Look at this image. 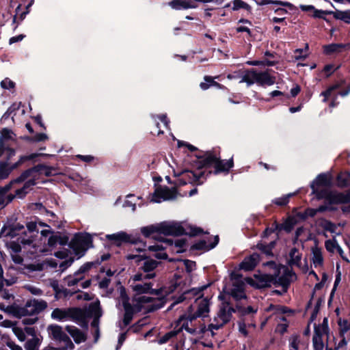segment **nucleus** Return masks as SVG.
Instances as JSON below:
<instances>
[{
    "mask_svg": "<svg viewBox=\"0 0 350 350\" xmlns=\"http://www.w3.org/2000/svg\"><path fill=\"white\" fill-rule=\"evenodd\" d=\"M155 273H136L131 279V288L134 293L133 302L137 303L138 310L152 312L162 308L165 304L164 297L152 298L142 294L158 295L157 291L152 288V283L147 280L154 278Z\"/></svg>",
    "mask_w": 350,
    "mask_h": 350,
    "instance_id": "1",
    "label": "nucleus"
},
{
    "mask_svg": "<svg viewBox=\"0 0 350 350\" xmlns=\"http://www.w3.org/2000/svg\"><path fill=\"white\" fill-rule=\"evenodd\" d=\"M331 185L330 176L328 174H319L311 183L312 193L317 198H326L333 203H347L350 202V190L346 193L329 191L327 189H320L321 187H329Z\"/></svg>",
    "mask_w": 350,
    "mask_h": 350,
    "instance_id": "2",
    "label": "nucleus"
},
{
    "mask_svg": "<svg viewBox=\"0 0 350 350\" xmlns=\"http://www.w3.org/2000/svg\"><path fill=\"white\" fill-rule=\"evenodd\" d=\"M24 229V226L18 224L12 227L5 228L1 230L0 234L4 237H15L19 236L17 240L23 247L31 245L33 247H38L35 237L38 235L39 230L36 222L31 221L27 224V231L20 234V231Z\"/></svg>",
    "mask_w": 350,
    "mask_h": 350,
    "instance_id": "3",
    "label": "nucleus"
},
{
    "mask_svg": "<svg viewBox=\"0 0 350 350\" xmlns=\"http://www.w3.org/2000/svg\"><path fill=\"white\" fill-rule=\"evenodd\" d=\"M205 286H202L199 288H192L191 290L185 291L183 294L179 296L176 301H174L170 306L169 309L172 308L174 305L182 302L183 300L186 299H191V296L194 297L197 296L198 297L196 299V310L193 312V306H191L189 307V311H191V313L189 316V319L191 323L193 321H195L198 317H206L208 313L209 312V301L207 299H200L202 296V291L205 288Z\"/></svg>",
    "mask_w": 350,
    "mask_h": 350,
    "instance_id": "4",
    "label": "nucleus"
},
{
    "mask_svg": "<svg viewBox=\"0 0 350 350\" xmlns=\"http://www.w3.org/2000/svg\"><path fill=\"white\" fill-rule=\"evenodd\" d=\"M47 307V303L44 300L31 299L28 301L25 306H7L0 304V310L13 315L14 317L21 318L26 316H32L38 314Z\"/></svg>",
    "mask_w": 350,
    "mask_h": 350,
    "instance_id": "5",
    "label": "nucleus"
},
{
    "mask_svg": "<svg viewBox=\"0 0 350 350\" xmlns=\"http://www.w3.org/2000/svg\"><path fill=\"white\" fill-rule=\"evenodd\" d=\"M14 135L8 129H3L0 135V178H5L10 171L5 170V161L14 154V150L9 147L8 141L14 140Z\"/></svg>",
    "mask_w": 350,
    "mask_h": 350,
    "instance_id": "6",
    "label": "nucleus"
},
{
    "mask_svg": "<svg viewBox=\"0 0 350 350\" xmlns=\"http://www.w3.org/2000/svg\"><path fill=\"white\" fill-rule=\"evenodd\" d=\"M141 232L146 237L156 238L154 234L159 233L164 235H180L185 233L183 227L177 222H163L157 225H150L141 228Z\"/></svg>",
    "mask_w": 350,
    "mask_h": 350,
    "instance_id": "7",
    "label": "nucleus"
},
{
    "mask_svg": "<svg viewBox=\"0 0 350 350\" xmlns=\"http://www.w3.org/2000/svg\"><path fill=\"white\" fill-rule=\"evenodd\" d=\"M235 312V309L230 306L228 302H223L219 309L216 316L211 320L208 328L204 327L201 329V332L208 331L211 336L215 334V330H218L228 323L232 318V313Z\"/></svg>",
    "mask_w": 350,
    "mask_h": 350,
    "instance_id": "8",
    "label": "nucleus"
},
{
    "mask_svg": "<svg viewBox=\"0 0 350 350\" xmlns=\"http://www.w3.org/2000/svg\"><path fill=\"white\" fill-rule=\"evenodd\" d=\"M202 166L204 167H213L215 169L214 174L225 172L228 173L229 170L233 167L232 159L221 160L216 154L212 152H207L201 160Z\"/></svg>",
    "mask_w": 350,
    "mask_h": 350,
    "instance_id": "9",
    "label": "nucleus"
},
{
    "mask_svg": "<svg viewBox=\"0 0 350 350\" xmlns=\"http://www.w3.org/2000/svg\"><path fill=\"white\" fill-rule=\"evenodd\" d=\"M31 170H35V171L30 174L25 179L26 180L27 178H30L27 180L23 187L21 189H16V196L20 198H23L31 189V187L36 184L35 182V174L38 173L40 174H45L46 176H51L54 174L52 172L53 169L44 165H38Z\"/></svg>",
    "mask_w": 350,
    "mask_h": 350,
    "instance_id": "10",
    "label": "nucleus"
},
{
    "mask_svg": "<svg viewBox=\"0 0 350 350\" xmlns=\"http://www.w3.org/2000/svg\"><path fill=\"white\" fill-rule=\"evenodd\" d=\"M92 239L88 234H76L69 243L70 247L76 255L81 257L84 255L85 251L91 246Z\"/></svg>",
    "mask_w": 350,
    "mask_h": 350,
    "instance_id": "11",
    "label": "nucleus"
},
{
    "mask_svg": "<svg viewBox=\"0 0 350 350\" xmlns=\"http://www.w3.org/2000/svg\"><path fill=\"white\" fill-rule=\"evenodd\" d=\"M107 239L113 241L114 243L119 245L122 242H130L133 244V250L142 252L145 250L146 244L142 241H137L136 239L131 238L130 235L124 232H119L115 234H107Z\"/></svg>",
    "mask_w": 350,
    "mask_h": 350,
    "instance_id": "12",
    "label": "nucleus"
},
{
    "mask_svg": "<svg viewBox=\"0 0 350 350\" xmlns=\"http://www.w3.org/2000/svg\"><path fill=\"white\" fill-rule=\"evenodd\" d=\"M82 317L81 310L75 308H55L51 313V318L59 321L79 319Z\"/></svg>",
    "mask_w": 350,
    "mask_h": 350,
    "instance_id": "13",
    "label": "nucleus"
},
{
    "mask_svg": "<svg viewBox=\"0 0 350 350\" xmlns=\"http://www.w3.org/2000/svg\"><path fill=\"white\" fill-rule=\"evenodd\" d=\"M128 297L126 295L125 291L123 288H120V297L118 301V304L120 305L122 302V306L124 309V315L123 322L124 325H129L132 319L134 312L141 311L142 310H138L137 308V303L134 302V306H131L128 302Z\"/></svg>",
    "mask_w": 350,
    "mask_h": 350,
    "instance_id": "14",
    "label": "nucleus"
},
{
    "mask_svg": "<svg viewBox=\"0 0 350 350\" xmlns=\"http://www.w3.org/2000/svg\"><path fill=\"white\" fill-rule=\"evenodd\" d=\"M35 170H28L25 171L19 178L11 182L9 185H5L4 187L0 189V206H4L14 199V196L8 193L11 188V185L16 183L24 181L25 179L33 172Z\"/></svg>",
    "mask_w": 350,
    "mask_h": 350,
    "instance_id": "15",
    "label": "nucleus"
},
{
    "mask_svg": "<svg viewBox=\"0 0 350 350\" xmlns=\"http://www.w3.org/2000/svg\"><path fill=\"white\" fill-rule=\"evenodd\" d=\"M49 334L53 339L64 343V348L72 349L74 345L69 337L63 332L62 327L57 325H52L48 327Z\"/></svg>",
    "mask_w": 350,
    "mask_h": 350,
    "instance_id": "16",
    "label": "nucleus"
},
{
    "mask_svg": "<svg viewBox=\"0 0 350 350\" xmlns=\"http://www.w3.org/2000/svg\"><path fill=\"white\" fill-rule=\"evenodd\" d=\"M327 319L325 318L321 325L314 327V334L312 338V342L315 350H323L324 344L322 337L327 334Z\"/></svg>",
    "mask_w": 350,
    "mask_h": 350,
    "instance_id": "17",
    "label": "nucleus"
},
{
    "mask_svg": "<svg viewBox=\"0 0 350 350\" xmlns=\"http://www.w3.org/2000/svg\"><path fill=\"white\" fill-rule=\"evenodd\" d=\"M176 198L175 189H170L166 187H158L153 193L150 201L155 203H160L165 200H174Z\"/></svg>",
    "mask_w": 350,
    "mask_h": 350,
    "instance_id": "18",
    "label": "nucleus"
},
{
    "mask_svg": "<svg viewBox=\"0 0 350 350\" xmlns=\"http://www.w3.org/2000/svg\"><path fill=\"white\" fill-rule=\"evenodd\" d=\"M245 283L239 279H235L232 282V286L230 293L236 300H240L246 298L245 293Z\"/></svg>",
    "mask_w": 350,
    "mask_h": 350,
    "instance_id": "19",
    "label": "nucleus"
},
{
    "mask_svg": "<svg viewBox=\"0 0 350 350\" xmlns=\"http://www.w3.org/2000/svg\"><path fill=\"white\" fill-rule=\"evenodd\" d=\"M191 313V311L189 310L187 314L180 317L178 323L180 326V329H185L189 334H195L198 332V328L196 323H193L194 321H193L192 323L190 321L189 316Z\"/></svg>",
    "mask_w": 350,
    "mask_h": 350,
    "instance_id": "20",
    "label": "nucleus"
},
{
    "mask_svg": "<svg viewBox=\"0 0 350 350\" xmlns=\"http://www.w3.org/2000/svg\"><path fill=\"white\" fill-rule=\"evenodd\" d=\"M170 7L175 10L196 8L195 0H172L168 3Z\"/></svg>",
    "mask_w": 350,
    "mask_h": 350,
    "instance_id": "21",
    "label": "nucleus"
},
{
    "mask_svg": "<svg viewBox=\"0 0 350 350\" xmlns=\"http://www.w3.org/2000/svg\"><path fill=\"white\" fill-rule=\"evenodd\" d=\"M178 176H182L183 178L180 179V183L182 185H185L187 183H193L200 181L201 176L203 175L202 172H200L199 174L194 173L191 171H183Z\"/></svg>",
    "mask_w": 350,
    "mask_h": 350,
    "instance_id": "22",
    "label": "nucleus"
},
{
    "mask_svg": "<svg viewBox=\"0 0 350 350\" xmlns=\"http://www.w3.org/2000/svg\"><path fill=\"white\" fill-rule=\"evenodd\" d=\"M247 282L250 284L255 286L256 288H261L271 285V278L269 275H263L256 278V280L253 279H247Z\"/></svg>",
    "mask_w": 350,
    "mask_h": 350,
    "instance_id": "23",
    "label": "nucleus"
},
{
    "mask_svg": "<svg viewBox=\"0 0 350 350\" xmlns=\"http://www.w3.org/2000/svg\"><path fill=\"white\" fill-rule=\"evenodd\" d=\"M259 261V256L257 254H253L245 258L241 263L240 267L245 271L253 269Z\"/></svg>",
    "mask_w": 350,
    "mask_h": 350,
    "instance_id": "24",
    "label": "nucleus"
},
{
    "mask_svg": "<svg viewBox=\"0 0 350 350\" xmlns=\"http://www.w3.org/2000/svg\"><path fill=\"white\" fill-rule=\"evenodd\" d=\"M275 82V78L271 77L267 72H258L256 71V83L260 85H271Z\"/></svg>",
    "mask_w": 350,
    "mask_h": 350,
    "instance_id": "25",
    "label": "nucleus"
},
{
    "mask_svg": "<svg viewBox=\"0 0 350 350\" xmlns=\"http://www.w3.org/2000/svg\"><path fill=\"white\" fill-rule=\"evenodd\" d=\"M294 278V274L291 271H286L285 273L280 276L277 280V283L282 286L283 293H286L289 284Z\"/></svg>",
    "mask_w": 350,
    "mask_h": 350,
    "instance_id": "26",
    "label": "nucleus"
},
{
    "mask_svg": "<svg viewBox=\"0 0 350 350\" xmlns=\"http://www.w3.org/2000/svg\"><path fill=\"white\" fill-rule=\"evenodd\" d=\"M66 330L77 343H80L85 340V334L78 328L68 325L66 326Z\"/></svg>",
    "mask_w": 350,
    "mask_h": 350,
    "instance_id": "27",
    "label": "nucleus"
},
{
    "mask_svg": "<svg viewBox=\"0 0 350 350\" xmlns=\"http://www.w3.org/2000/svg\"><path fill=\"white\" fill-rule=\"evenodd\" d=\"M312 260L315 267H321L323 262L322 251L318 247L312 250Z\"/></svg>",
    "mask_w": 350,
    "mask_h": 350,
    "instance_id": "28",
    "label": "nucleus"
},
{
    "mask_svg": "<svg viewBox=\"0 0 350 350\" xmlns=\"http://www.w3.org/2000/svg\"><path fill=\"white\" fill-rule=\"evenodd\" d=\"M158 264V262L154 260H146L140 268L143 271L142 273H154V270L157 267Z\"/></svg>",
    "mask_w": 350,
    "mask_h": 350,
    "instance_id": "29",
    "label": "nucleus"
},
{
    "mask_svg": "<svg viewBox=\"0 0 350 350\" xmlns=\"http://www.w3.org/2000/svg\"><path fill=\"white\" fill-rule=\"evenodd\" d=\"M338 325L340 336H346L347 338H350V321L340 319Z\"/></svg>",
    "mask_w": 350,
    "mask_h": 350,
    "instance_id": "30",
    "label": "nucleus"
},
{
    "mask_svg": "<svg viewBox=\"0 0 350 350\" xmlns=\"http://www.w3.org/2000/svg\"><path fill=\"white\" fill-rule=\"evenodd\" d=\"M330 13L336 19L342 21L346 23H350V10L345 11L336 10Z\"/></svg>",
    "mask_w": 350,
    "mask_h": 350,
    "instance_id": "31",
    "label": "nucleus"
},
{
    "mask_svg": "<svg viewBox=\"0 0 350 350\" xmlns=\"http://www.w3.org/2000/svg\"><path fill=\"white\" fill-rule=\"evenodd\" d=\"M289 264L291 266H299L301 255L296 248H292L289 254Z\"/></svg>",
    "mask_w": 350,
    "mask_h": 350,
    "instance_id": "32",
    "label": "nucleus"
},
{
    "mask_svg": "<svg viewBox=\"0 0 350 350\" xmlns=\"http://www.w3.org/2000/svg\"><path fill=\"white\" fill-rule=\"evenodd\" d=\"M163 247L159 243L148 247V250L155 252L154 256L159 259H165L167 258V254L163 252Z\"/></svg>",
    "mask_w": 350,
    "mask_h": 350,
    "instance_id": "33",
    "label": "nucleus"
},
{
    "mask_svg": "<svg viewBox=\"0 0 350 350\" xmlns=\"http://www.w3.org/2000/svg\"><path fill=\"white\" fill-rule=\"evenodd\" d=\"M350 183V174L348 172H342L337 176V185L343 187L349 185Z\"/></svg>",
    "mask_w": 350,
    "mask_h": 350,
    "instance_id": "34",
    "label": "nucleus"
},
{
    "mask_svg": "<svg viewBox=\"0 0 350 350\" xmlns=\"http://www.w3.org/2000/svg\"><path fill=\"white\" fill-rule=\"evenodd\" d=\"M215 239H216V242L213 244H210V243H207V241L205 240H201V241H198V243H196L193 245V247L196 250H209L213 248L217 243L218 237H216Z\"/></svg>",
    "mask_w": 350,
    "mask_h": 350,
    "instance_id": "35",
    "label": "nucleus"
},
{
    "mask_svg": "<svg viewBox=\"0 0 350 350\" xmlns=\"http://www.w3.org/2000/svg\"><path fill=\"white\" fill-rule=\"evenodd\" d=\"M40 345V338L38 336H34L27 341L25 348L26 350H38Z\"/></svg>",
    "mask_w": 350,
    "mask_h": 350,
    "instance_id": "36",
    "label": "nucleus"
},
{
    "mask_svg": "<svg viewBox=\"0 0 350 350\" xmlns=\"http://www.w3.org/2000/svg\"><path fill=\"white\" fill-rule=\"evenodd\" d=\"M83 278V275H77V271H76L73 275L66 277L64 280L68 286H72L77 284Z\"/></svg>",
    "mask_w": 350,
    "mask_h": 350,
    "instance_id": "37",
    "label": "nucleus"
},
{
    "mask_svg": "<svg viewBox=\"0 0 350 350\" xmlns=\"http://www.w3.org/2000/svg\"><path fill=\"white\" fill-rule=\"evenodd\" d=\"M3 281L5 282L6 284L8 286H10V285H12V284H14L15 282V279L14 278H12L10 280H7V279H3V278L2 277L1 279H0V293H1V296L5 299H9L10 297H11V295L10 293H8V292H5V291H2L3 290Z\"/></svg>",
    "mask_w": 350,
    "mask_h": 350,
    "instance_id": "38",
    "label": "nucleus"
},
{
    "mask_svg": "<svg viewBox=\"0 0 350 350\" xmlns=\"http://www.w3.org/2000/svg\"><path fill=\"white\" fill-rule=\"evenodd\" d=\"M345 47V45L342 44H331L329 45H326L324 46V52L329 55L333 53H337L341 51V50Z\"/></svg>",
    "mask_w": 350,
    "mask_h": 350,
    "instance_id": "39",
    "label": "nucleus"
},
{
    "mask_svg": "<svg viewBox=\"0 0 350 350\" xmlns=\"http://www.w3.org/2000/svg\"><path fill=\"white\" fill-rule=\"evenodd\" d=\"M180 265L178 266V268H185L187 273H190L196 268V262L189 260H178Z\"/></svg>",
    "mask_w": 350,
    "mask_h": 350,
    "instance_id": "40",
    "label": "nucleus"
},
{
    "mask_svg": "<svg viewBox=\"0 0 350 350\" xmlns=\"http://www.w3.org/2000/svg\"><path fill=\"white\" fill-rule=\"evenodd\" d=\"M257 311V309L253 308L252 306H248L247 308H243L241 306H237L235 312H237L239 315L245 316L250 314H254Z\"/></svg>",
    "mask_w": 350,
    "mask_h": 350,
    "instance_id": "41",
    "label": "nucleus"
},
{
    "mask_svg": "<svg viewBox=\"0 0 350 350\" xmlns=\"http://www.w3.org/2000/svg\"><path fill=\"white\" fill-rule=\"evenodd\" d=\"M204 81H205V82H202L200 84V88L204 90L208 89L210 85H215L219 88H221V85L219 83L214 81L213 79L211 77H205Z\"/></svg>",
    "mask_w": 350,
    "mask_h": 350,
    "instance_id": "42",
    "label": "nucleus"
},
{
    "mask_svg": "<svg viewBox=\"0 0 350 350\" xmlns=\"http://www.w3.org/2000/svg\"><path fill=\"white\" fill-rule=\"evenodd\" d=\"M269 3L275 4V5H280L285 7H288L291 8L293 7V5L287 1H278V0H262L259 4L260 5H265Z\"/></svg>",
    "mask_w": 350,
    "mask_h": 350,
    "instance_id": "43",
    "label": "nucleus"
},
{
    "mask_svg": "<svg viewBox=\"0 0 350 350\" xmlns=\"http://www.w3.org/2000/svg\"><path fill=\"white\" fill-rule=\"evenodd\" d=\"M239 23H243V24H245V25H248V26H239L237 27V32H247L249 35L251 34V31H250V27L249 26H252V23L250 21H249L247 19H240L239 21Z\"/></svg>",
    "mask_w": 350,
    "mask_h": 350,
    "instance_id": "44",
    "label": "nucleus"
},
{
    "mask_svg": "<svg viewBox=\"0 0 350 350\" xmlns=\"http://www.w3.org/2000/svg\"><path fill=\"white\" fill-rule=\"evenodd\" d=\"M12 332L21 342H23L25 340V334L22 328L18 327L16 325L13 326Z\"/></svg>",
    "mask_w": 350,
    "mask_h": 350,
    "instance_id": "45",
    "label": "nucleus"
},
{
    "mask_svg": "<svg viewBox=\"0 0 350 350\" xmlns=\"http://www.w3.org/2000/svg\"><path fill=\"white\" fill-rule=\"evenodd\" d=\"M246 83L247 85H251L256 83V71L250 70L245 72Z\"/></svg>",
    "mask_w": 350,
    "mask_h": 350,
    "instance_id": "46",
    "label": "nucleus"
},
{
    "mask_svg": "<svg viewBox=\"0 0 350 350\" xmlns=\"http://www.w3.org/2000/svg\"><path fill=\"white\" fill-rule=\"evenodd\" d=\"M338 243L335 240H327L325 243V248L330 252H334L337 250Z\"/></svg>",
    "mask_w": 350,
    "mask_h": 350,
    "instance_id": "47",
    "label": "nucleus"
},
{
    "mask_svg": "<svg viewBox=\"0 0 350 350\" xmlns=\"http://www.w3.org/2000/svg\"><path fill=\"white\" fill-rule=\"evenodd\" d=\"M339 88L338 85H334L329 87L326 91L323 92L321 95L324 96L323 102H326L329 97L332 95L333 91Z\"/></svg>",
    "mask_w": 350,
    "mask_h": 350,
    "instance_id": "48",
    "label": "nucleus"
},
{
    "mask_svg": "<svg viewBox=\"0 0 350 350\" xmlns=\"http://www.w3.org/2000/svg\"><path fill=\"white\" fill-rule=\"evenodd\" d=\"M327 207L326 206H319L317 208L308 209L306 211V214L308 216L313 217V216H314L317 214V213H318V212H323L325 210H327Z\"/></svg>",
    "mask_w": 350,
    "mask_h": 350,
    "instance_id": "49",
    "label": "nucleus"
},
{
    "mask_svg": "<svg viewBox=\"0 0 350 350\" xmlns=\"http://www.w3.org/2000/svg\"><path fill=\"white\" fill-rule=\"evenodd\" d=\"M293 194L290 193L281 198H278L274 200V202L278 205H285L288 202L289 198Z\"/></svg>",
    "mask_w": 350,
    "mask_h": 350,
    "instance_id": "50",
    "label": "nucleus"
},
{
    "mask_svg": "<svg viewBox=\"0 0 350 350\" xmlns=\"http://www.w3.org/2000/svg\"><path fill=\"white\" fill-rule=\"evenodd\" d=\"M134 196L131 194H129L126 196V200L124 202V206L131 207L133 211H135L136 208V203L132 200H130V198H133Z\"/></svg>",
    "mask_w": 350,
    "mask_h": 350,
    "instance_id": "51",
    "label": "nucleus"
},
{
    "mask_svg": "<svg viewBox=\"0 0 350 350\" xmlns=\"http://www.w3.org/2000/svg\"><path fill=\"white\" fill-rule=\"evenodd\" d=\"M152 118L154 119L157 127H159V122H157V118L159 119L161 121V122H163L165 128H168L169 121L165 114H162L157 116H153Z\"/></svg>",
    "mask_w": 350,
    "mask_h": 350,
    "instance_id": "52",
    "label": "nucleus"
},
{
    "mask_svg": "<svg viewBox=\"0 0 350 350\" xmlns=\"http://www.w3.org/2000/svg\"><path fill=\"white\" fill-rule=\"evenodd\" d=\"M247 4L241 0H234L232 3V8L234 10L240 8H247Z\"/></svg>",
    "mask_w": 350,
    "mask_h": 350,
    "instance_id": "53",
    "label": "nucleus"
},
{
    "mask_svg": "<svg viewBox=\"0 0 350 350\" xmlns=\"http://www.w3.org/2000/svg\"><path fill=\"white\" fill-rule=\"evenodd\" d=\"M22 245L20 241L17 240V242L12 241L9 243V246L10 249L14 252V254L18 253L21 250Z\"/></svg>",
    "mask_w": 350,
    "mask_h": 350,
    "instance_id": "54",
    "label": "nucleus"
},
{
    "mask_svg": "<svg viewBox=\"0 0 350 350\" xmlns=\"http://www.w3.org/2000/svg\"><path fill=\"white\" fill-rule=\"evenodd\" d=\"M299 338L298 336H295L291 338L290 340V350H298L299 349Z\"/></svg>",
    "mask_w": 350,
    "mask_h": 350,
    "instance_id": "55",
    "label": "nucleus"
},
{
    "mask_svg": "<svg viewBox=\"0 0 350 350\" xmlns=\"http://www.w3.org/2000/svg\"><path fill=\"white\" fill-rule=\"evenodd\" d=\"M174 335H175L174 332H170L165 334L163 336L161 337L159 339V340H158L159 344L162 345V344L166 343L172 337L174 336Z\"/></svg>",
    "mask_w": 350,
    "mask_h": 350,
    "instance_id": "56",
    "label": "nucleus"
},
{
    "mask_svg": "<svg viewBox=\"0 0 350 350\" xmlns=\"http://www.w3.org/2000/svg\"><path fill=\"white\" fill-rule=\"evenodd\" d=\"M18 109V105L14 104L8 109L6 112L3 115L2 120H5L8 118V117L13 113L14 111Z\"/></svg>",
    "mask_w": 350,
    "mask_h": 350,
    "instance_id": "57",
    "label": "nucleus"
},
{
    "mask_svg": "<svg viewBox=\"0 0 350 350\" xmlns=\"http://www.w3.org/2000/svg\"><path fill=\"white\" fill-rule=\"evenodd\" d=\"M126 259L128 260H134L135 262H141L142 260L145 259L144 255L141 254H128L126 255Z\"/></svg>",
    "mask_w": 350,
    "mask_h": 350,
    "instance_id": "58",
    "label": "nucleus"
},
{
    "mask_svg": "<svg viewBox=\"0 0 350 350\" xmlns=\"http://www.w3.org/2000/svg\"><path fill=\"white\" fill-rule=\"evenodd\" d=\"M59 242L62 243L60 237L57 235H52L48 239V245L50 247L55 246Z\"/></svg>",
    "mask_w": 350,
    "mask_h": 350,
    "instance_id": "59",
    "label": "nucleus"
},
{
    "mask_svg": "<svg viewBox=\"0 0 350 350\" xmlns=\"http://www.w3.org/2000/svg\"><path fill=\"white\" fill-rule=\"evenodd\" d=\"M1 85L4 89H11L14 88V83L10 79L6 78L1 82Z\"/></svg>",
    "mask_w": 350,
    "mask_h": 350,
    "instance_id": "60",
    "label": "nucleus"
},
{
    "mask_svg": "<svg viewBox=\"0 0 350 350\" xmlns=\"http://www.w3.org/2000/svg\"><path fill=\"white\" fill-rule=\"evenodd\" d=\"M92 263H90V262L84 264L77 271V275H84V273L86 271H89L90 269V268L92 267Z\"/></svg>",
    "mask_w": 350,
    "mask_h": 350,
    "instance_id": "61",
    "label": "nucleus"
},
{
    "mask_svg": "<svg viewBox=\"0 0 350 350\" xmlns=\"http://www.w3.org/2000/svg\"><path fill=\"white\" fill-rule=\"evenodd\" d=\"M48 139V136L44 133H37L31 139L34 142H42Z\"/></svg>",
    "mask_w": 350,
    "mask_h": 350,
    "instance_id": "62",
    "label": "nucleus"
},
{
    "mask_svg": "<svg viewBox=\"0 0 350 350\" xmlns=\"http://www.w3.org/2000/svg\"><path fill=\"white\" fill-rule=\"evenodd\" d=\"M73 261L74 260L72 258H70L68 260H66L62 262L59 264V268L61 269V271H63L67 267H70Z\"/></svg>",
    "mask_w": 350,
    "mask_h": 350,
    "instance_id": "63",
    "label": "nucleus"
},
{
    "mask_svg": "<svg viewBox=\"0 0 350 350\" xmlns=\"http://www.w3.org/2000/svg\"><path fill=\"white\" fill-rule=\"evenodd\" d=\"M7 346L12 350H23L22 347L15 344L12 340H8L6 342Z\"/></svg>",
    "mask_w": 350,
    "mask_h": 350,
    "instance_id": "64",
    "label": "nucleus"
}]
</instances>
